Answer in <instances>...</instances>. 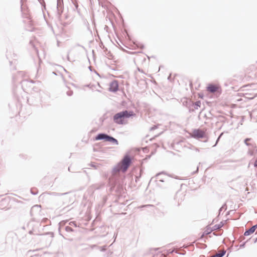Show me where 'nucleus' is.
I'll return each instance as SVG.
<instances>
[{"label":"nucleus","instance_id":"f257e3e1","mask_svg":"<svg viewBox=\"0 0 257 257\" xmlns=\"http://www.w3.org/2000/svg\"><path fill=\"white\" fill-rule=\"evenodd\" d=\"M132 161L130 156L127 154L125 155L122 160L113 168V175H115L120 171L123 173L125 172L131 165Z\"/></svg>","mask_w":257,"mask_h":257},{"label":"nucleus","instance_id":"f03ea898","mask_svg":"<svg viewBox=\"0 0 257 257\" xmlns=\"http://www.w3.org/2000/svg\"><path fill=\"white\" fill-rule=\"evenodd\" d=\"M136 115L133 111L124 110L115 114L113 116V120L115 123L118 124H123L124 118H127Z\"/></svg>","mask_w":257,"mask_h":257},{"label":"nucleus","instance_id":"7ed1b4c3","mask_svg":"<svg viewBox=\"0 0 257 257\" xmlns=\"http://www.w3.org/2000/svg\"><path fill=\"white\" fill-rule=\"evenodd\" d=\"M94 140V141H103L116 145L118 144V142L115 138L104 133H99L95 137Z\"/></svg>","mask_w":257,"mask_h":257},{"label":"nucleus","instance_id":"20e7f679","mask_svg":"<svg viewBox=\"0 0 257 257\" xmlns=\"http://www.w3.org/2000/svg\"><path fill=\"white\" fill-rule=\"evenodd\" d=\"M63 0L57 1V18L61 21V16L63 11Z\"/></svg>","mask_w":257,"mask_h":257},{"label":"nucleus","instance_id":"39448f33","mask_svg":"<svg viewBox=\"0 0 257 257\" xmlns=\"http://www.w3.org/2000/svg\"><path fill=\"white\" fill-rule=\"evenodd\" d=\"M193 137L195 139L204 138L205 137V133L200 129H196L193 132Z\"/></svg>","mask_w":257,"mask_h":257},{"label":"nucleus","instance_id":"423d86ee","mask_svg":"<svg viewBox=\"0 0 257 257\" xmlns=\"http://www.w3.org/2000/svg\"><path fill=\"white\" fill-rule=\"evenodd\" d=\"M118 89V84L116 80H113L109 84V91L115 92Z\"/></svg>","mask_w":257,"mask_h":257},{"label":"nucleus","instance_id":"0eeeda50","mask_svg":"<svg viewBox=\"0 0 257 257\" xmlns=\"http://www.w3.org/2000/svg\"><path fill=\"white\" fill-rule=\"evenodd\" d=\"M207 89L210 92L214 93L217 90L218 87L214 84H210L207 86Z\"/></svg>","mask_w":257,"mask_h":257},{"label":"nucleus","instance_id":"6e6552de","mask_svg":"<svg viewBox=\"0 0 257 257\" xmlns=\"http://www.w3.org/2000/svg\"><path fill=\"white\" fill-rule=\"evenodd\" d=\"M255 230V227L254 226H252L251 227H250L249 229L246 230L244 233V236H247V235H249L252 233H253L254 231Z\"/></svg>","mask_w":257,"mask_h":257},{"label":"nucleus","instance_id":"1a4fd4ad","mask_svg":"<svg viewBox=\"0 0 257 257\" xmlns=\"http://www.w3.org/2000/svg\"><path fill=\"white\" fill-rule=\"evenodd\" d=\"M212 231H213L212 230V229H210V228H207L204 231V232L203 233V234H202V235L201 236L200 238L199 239H202L203 238V237H204V235H208L209 234H210Z\"/></svg>","mask_w":257,"mask_h":257},{"label":"nucleus","instance_id":"9d476101","mask_svg":"<svg viewBox=\"0 0 257 257\" xmlns=\"http://www.w3.org/2000/svg\"><path fill=\"white\" fill-rule=\"evenodd\" d=\"M190 102L192 103V105L194 107L195 109H197L200 107L201 102L199 100L196 101L195 103H193L192 102Z\"/></svg>","mask_w":257,"mask_h":257},{"label":"nucleus","instance_id":"9b49d317","mask_svg":"<svg viewBox=\"0 0 257 257\" xmlns=\"http://www.w3.org/2000/svg\"><path fill=\"white\" fill-rule=\"evenodd\" d=\"M252 141V139L251 138H246L244 140V144L246 146H253V144L252 143H248V142L249 141Z\"/></svg>","mask_w":257,"mask_h":257},{"label":"nucleus","instance_id":"f8f14e48","mask_svg":"<svg viewBox=\"0 0 257 257\" xmlns=\"http://www.w3.org/2000/svg\"><path fill=\"white\" fill-rule=\"evenodd\" d=\"M68 222V220H63V221L60 222V223H59V234L61 235H62L64 238V236L62 234H61V233L60 227H61V226H64L66 224V223Z\"/></svg>","mask_w":257,"mask_h":257},{"label":"nucleus","instance_id":"ddd939ff","mask_svg":"<svg viewBox=\"0 0 257 257\" xmlns=\"http://www.w3.org/2000/svg\"><path fill=\"white\" fill-rule=\"evenodd\" d=\"M223 225V223L222 222H221L220 224H215L212 227V230H216L217 229H220L221 227H222Z\"/></svg>","mask_w":257,"mask_h":257},{"label":"nucleus","instance_id":"4468645a","mask_svg":"<svg viewBox=\"0 0 257 257\" xmlns=\"http://www.w3.org/2000/svg\"><path fill=\"white\" fill-rule=\"evenodd\" d=\"M71 1L72 3H73V4L74 5L76 10L78 11V12H79V10L78 9V5L77 3V0H71Z\"/></svg>","mask_w":257,"mask_h":257},{"label":"nucleus","instance_id":"2eb2a0df","mask_svg":"<svg viewBox=\"0 0 257 257\" xmlns=\"http://www.w3.org/2000/svg\"><path fill=\"white\" fill-rule=\"evenodd\" d=\"M65 230L67 232H73V231H74V229H72V227H71L70 226H65Z\"/></svg>","mask_w":257,"mask_h":257},{"label":"nucleus","instance_id":"dca6fc26","mask_svg":"<svg viewBox=\"0 0 257 257\" xmlns=\"http://www.w3.org/2000/svg\"><path fill=\"white\" fill-rule=\"evenodd\" d=\"M68 193V192H66V193H56V192H52L51 193V194L53 196H61V195H65V194H67Z\"/></svg>","mask_w":257,"mask_h":257},{"label":"nucleus","instance_id":"f3484780","mask_svg":"<svg viewBox=\"0 0 257 257\" xmlns=\"http://www.w3.org/2000/svg\"><path fill=\"white\" fill-rule=\"evenodd\" d=\"M226 204H224L222 207L219 209V214H220L221 212L222 211V210L223 209H225L226 210Z\"/></svg>","mask_w":257,"mask_h":257},{"label":"nucleus","instance_id":"a211bd4d","mask_svg":"<svg viewBox=\"0 0 257 257\" xmlns=\"http://www.w3.org/2000/svg\"><path fill=\"white\" fill-rule=\"evenodd\" d=\"M223 133H221L220 134V135L218 136V138H217V140H216V141L215 144L213 146V147L215 146L217 144V143H218V142L219 140H220V139L221 138V137H222V136L223 135Z\"/></svg>","mask_w":257,"mask_h":257},{"label":"nucleus","instance_id":"6ab92c4d","mask_svg":"<svg viewBox=\"0 0 257 257\" xmlns=\"http://www.w3.org/2000/svg\"><path fill=\"white\" fill-rule=\"evenodd\" d=\"M69 225L71 226H74L75 227H77V224L75 221H70L69 222Z\"/></svg>","mask_w":257,"mask_h":257},{"label":"nucleus","instance_id":"aec40b11","mask_svg":"<svg viewBox=\"0 0 257 257\" xmlns=\"http://www.w3.org/2000/svg\"><path fill=\"white\" fill-rule=\"evenodd\" d=\"M67 93V95L68 96H72V95H73V91H72V90H69V91H68L67 92V93Z\"/></svg>","mask_w":257,"mask_h":257},{"label":"nucleus","instance_id":"412c9836","mask_svg":"<svg viewBox=\"0 0 257 257\" xmlns=\"http://www.w3.org/2000/svg\"><path fill=\"white\" fill-rule=\"evenodd\" d=\"M46 234L50 235L52 238L54 237V233L53 232H48L46 233Z\"/></svg>","mask_w":257,"mask_h":257},{"label":"nucleus","instance_id":"4be33fe9","mask_svg":"<svg viewBox=\"0 0 257 257\" xmlns=\"http://www.w3.org/2000/svg\"><path fill=\"white\" fill-rule=\"evenodd\" d=\"M89 166L95 168V169H97V167H96V165H95L93 163H91L90 164L88 165Z\"/></svg>","mask_w":257,"mask_h":257},{"label":"nucleus","instance_id":"5701e85b","mask_svg":"<svg viewBox=\"0 0 257 257\" xmlns=\"http://www.w3.org/2000/svg\"><path fill=\"white\" fill-rule=\"evenodd\" d=\"M152 206H153V205L148 204V205H143L141 206V207H152Z\"/></svg>","mask_w":257,"mask_h":257},{"label":"nucleus","instance_id":"b1692460","mask_svg":"<svg viewBox=\"0 0 257 257\" xmlns=\"http://www.w3.org/2000/svg\"><path fill=\"white\" fill-rule=\"evenodd\" d=\"M246 241L243 242L242 243H241L240 245V248H243L245 246V243H246Z\"/></svg>","mask_w":257,"mask_h":257},{"label":"nucleus","instance_id":"393cba45","mask_svg":"<svg viewBox=\"0 0 257 257\" xmlns=\"http://www.w3.org/2000/svg\"><path fill=\"white\" fill-rule=\"evenodd\" d=\"M31 192L33 195H36L38 193L37 191H34L32 189L31 190Z\"/></svg>","mask_w":257,"mask_h":257},{"label":"nucleus","instance_id":"a878e982","mask_svg":"<svg viewBox=\"0 0 257 257\" xmlns=\"http://www.w3.org/2000/svg\"><path fill=\"white\" fill-rule=\"evenodd\" d=\"M67 59L69 61H73V60H70V57H69V52L68 53V54H67Z\"/></svg>","mask_w":257,"mask_h":257},{"label":"nucleus","instance_id":"bb28decb","mask_svg":"<svg viewBox=\"0 0 257 257\" xmlns=\"http://www.w3.org/2000/svg\"><path fill=\"white\" fill-rule=\"evenodd\" d=\"M248 154L250 155V156H253V152L251 151H249L248 152Z\"/></svg>","mask_w":257,"mask_h":257},{"label":"nucleus","instance_id":"cd10ccee","mask_svg":"<svg viewBox=\"0 0 257 257\" xmlns=\"http://www.w3.org/2000/svg\"><path fill=\"white\" fill-rule=\"evenodd\" d=\"M198 169H199V167H197V169H196V170L195 171L193 172L192 173V174H194L197 173H198Z\"/></svg>","mask_w":257,"mask_h":257},{"label":"nucleus","instance_id":"c85d7f7f","mask_svg":"<svg viewBox=\"0 0 257 257\" xmlns=\"http://www.w3.org/2000/svg\"><path fill=\"white\" fill-rule=\"evenodd\" d=\"M254 167L257 168V159L255 161L254 163Z\"/></svg>","mask_w":257,"mask_h":257},{"label":"nucleus","instance_id":"c756f323","mask_svg":"<svg viewBox=\"0 0 257 257\" xmlns=\"http://www.w3.org/2000/svg\"><path fill=\"white\" fill-rule=\"evenodd\" d=\"M249 147H252L253 148H256V145H255V144H253V146H250Z\"/></svg>","mask_w":257,"mask_h":257},{"label":"nucleus","instance_id":"7c9ffc66","mask_svg":"<svg viewBox=\"0 0 257 257\" xmlns=\"http://www.w3.org/2000/svg\"><path fill=\"white\" fill-rule=\"evenodd\" d=\"M161 174H162V173H158V174H157L156 177L159 178V177L161 176Z\"/></svg>","mask_w":257,"mask_h":257},{"label":"nucleus","instance_id":"2f4dec72","mask_svg":"<svg viewBox=\"0 0 257 257\" xmlns=\"http://www.w3.org/2000/svg\"><path fill=\"white\" fill-rule=\"evenodd\" d=\"M29 233L31 234L33 233V230H30L29 231Z\"/></svg>","mask_w":257,"mask_h":257},{"label":"nucleus","instance_id":"473e14b6","mask_svg":"<svg viewBox=\"0 0 257 257\" xmlns=\"http://www.w3.org/2000/svg\"><path fill=\"white\" fill-rule=\"evenodd\" d=\"M160 181H161V182H164V179H162V178L160 179Z\"/></svg>","mask_w":257,"mask_h":257},{"label":"nucleus","instance_id":"72a5a7b5","mask_svg":"<svg viewBox=\"0 0 257 257\" xmlns=\"http://www.w3.org/2000/svg\"><path fill=\"white\" fill-rule=\"evenodd\" d=\"M155 128H156V127L154 126L151 128V130H155Z\"/></svg>","mask_w":257,"mask_h":257},{"label":"nucleus","instance_id":"f704fd0d","mask_svg":"<svg viewBox=\"0 0 257 257\" xmlns=\"http://www.w3.org/2000/svg\"><path fill=\"white\" fill-rule=\"evenodd\" d=\"M257 241V237L255 239L254 242L255 243Z\"/></svg>","mask_w":257,"mask_h":257},{"label":"nucleus","instance_id":"c9c22d12","mask_svg":"<svg viewBox=\"0 0 257 257\" xmlns=\"http://www.w3.org/2000/svg\"><path fill=\"white\" fill-rule=\"evenodd\" d=\"M88 68L90 71H92L91 66H89Z\"/></svg>","mask_w":257,"mask_h":257},{"label":"nucleus","instance_id":"e433bc0d","mask_svg":"<svg viewBox=\"0 0 257 257\" xmlns=\"http://www.w3.org/2000/svg\"><path fill=\"white\" fill-rule=\"evenodd\" d=\"M31 82L32 83H35V81L33 80H31Z\"/></svg>","mask_w":257,"mask_h":257},{"label":"nucleus","instance_id":"4c0bfd02","mask_svg":"<svg viewBox=\"0 0 257 257\" xmlns=\"http://www.w3.org/2000/svg\"><path fill=\"white\" fill-rule=\"evenodd\" d=\"M41 62V60L39 59V65L40 64Z\"/></svg>","mask_w":257,"mask_h":257},{"label":"nucleus","instance_id":"58836bf2","mask_svg":"<svg viewBox=\"0 0 257 257\" xmlns=\"http://www.w3.org/2000/svg\"><path fill=\"white\" fill-rule=\"evenodd\" d=\"M253 226L255 227V229H256L257 228V224L256 225H253Z\"/></svg>","mask_w":257,"mask_h":257},{"label":"nucleus","instance_id":"ea45409f","mask_svg":"<svg viewBox=\"0 0 257 257\" xmlns=\"http://www.w3.org/2000/svg\"><path fill=\"white\" fill-rule=\"evenodd\" d=\"M27 82L26 80H24V81H22V83H25V82Z\"/></svg>","mask_w":257,"mask_h":257},{"label":"nucleus","instance_id":"a19ab883","mask_svg":"<svg viewBox=\"0 0 257 257\" xmlns=\"http://www.w3.org/2000/svg\"><path fill=\"white\" fill-rule=\"evenodd\" d=\"M191 111H193V109H189V111L191 112Z\"/></svg>","mask_w":257,"mask_h":257},{"label":"nucleus","instance_id":"79ce46f5","mask_svg":"<svg viewBox=\"0 0 257 257\" xmlns=\"http://www.w3.org/2000/svg\"><path fill=\"white\" fill-rule=\"evenodd\" d=\"M68 170H69V171H70V172L71 171H70V167H69V168H68Z\"/></svg>","mask_w":257,"mask_h":257},{"label":"nucleus","instance_id":"37998d69","mask_svg":"<svg viewBox=\"0 0 257 257\" xmlns=\"http://www.w3.org/2000/svg\"><path fill=\"white\" fill-rule=\"evenodd\" d=\"M144 48V46H143V45H142V46H141V48Z\"/></svg>","mask_w":257,"mask_h":257},{"label":"nucleus","instance_id":"c03bdc74","mask_svg":"<svg viewBox=\"0 0 257 257\" xmlns=\"http://www.w3.org/2000/svg\"><path fill=\"white\" fill-rule=\"evenodd\" d=\"M168 79H170V76H169L168 78Z\"/></svg>","mask_w":257,"mask_h":257}]
</instances>
